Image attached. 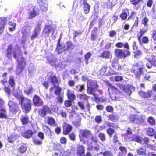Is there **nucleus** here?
I'll return each mask as SVG.
<instances>
[{
    "instance_id": "obj_52",
    "label": "nucleus",
    "mask_w": 156,
    "mask_h": 156,
    "mask_svg": "<svg viewBox=\"0 0 156 156\" xmlns=\"http://www.w3.org/2000/svg\"><path fill=\"white\" fill-rule=\"evenodd\" d=\"M98 137L102 141H104L106 140L105 134L103 133H100L98 134Z\"/></svg>"
},
{
    "instance_id": "obj_22",
    "label": "nucleus",
    "mask_w": 156,
    "mask_h": 156,
    "mask_svg": "<svg viewBox=\"0 0 156 156\" xmlns=\"http://www.w3.org/2000/svg\"><path fill=\"white\" fill-rule=\"evenodd\" d=\"M134 89V87L131 86H126L123 90V91L124 92L126 93L125 94H122V93H120L122 95H125L126 97H129L131 95L132 92V90H133Z\"/></svg>"
},
{
    "instance_id": "obj_56",
    "label": "nucleus",
    "mask_w": 156,
    "mask_h": 156,
    "mask_svg": "<svg viewBox=\"0 0 156 156\" xmlns=\"http://www.w3.org/2000/svg\"><path fill=\"white\" fill-rule=\"evenodd\" d=\"M136 14V12L133 11L131 12V14L128 17L127 20H133L135 18V16Z\"/></svg>"
},
{
    "instance_id": "obj_54",
    "label": "nucleus",
    "mask_w": 156,
    "mask_h": 156,
    "mask_svg": "<svg viewBox=\"0 0 156 156\" xmlns=\"http://www.w3.org/2000/svg\"><path fill=\"white\" fill-rule=\"evenodd\" d=\"M54 87L56 88V90L54 93L55 94L58 96L60 95L62 90L61 88L58 86H55V87Z\"/></svg>"
},
{
    "instance_id": "obj_58",
    "label": "nucleus",
    "mask_w": 156,
    "mask_h": 156,
    "mask_svg": "<svg viewBox=\"0 0 156 156\" xmlns=\"http://www.w3.org/2000/svg\"><path fill=\"white\" fill-rule=\"evenodd\" d=\"M148 21V19L147 17H145L142 20V23L144 25V26L147 27L148 26L147 23Z\"/></svg>"
},
{
    "instance_id": "obj_20",
    "label": "nucleus",
    "mask_w": 156,
    "mask_h": 156,
    "mask_svg": "<svg viewBox=\"0 0 156 156\" xmlns=\"http://www.w3.org/2000/svg\"><path fill=\"white\" fill-rule=\"evenodd\" d=\"M55 29H53L51 25L46 24L45 25L43 30V33L47 35H49V33L51 31L54 32Z\"/></svg>"
},
{
    "instance_id": "obj_18",
    "label": "nucleus",
    "mask_w": 156,
    "mask_h": 156,
    "mask_svg": "<svg viewBox=\"0 0 156 156\" xmlns=\"http://www.w3.org/2000/svg\"><path fill=\"white\" fill-rule=\"evenodd\" d=\"M7 20V17H0V35L4 31Z\"/></svg>"
},
{
    "instance_id": "obj_59",
    "label": "nucleus",
    "mask_w": 156,
    "mask_h": 156,
    "mask_svg": "<svg viewBox=\"0 0 156 156\" xmlns=\"http://www.w3.org/2000/svg\"><path fill=\"white\" fill-rule=\"evenodd\" d=\"M107 126L109 128L112 127L114 129H117L119 128L118 126L114 123H108V124Z\"/></svg>"
},
{
    "instance_id": "obj_35",
    "label": "nucleus",
    "mask_w": 156,
    "mask_h": 156,
    "mask_svg": "<svg viewBox=\"0 0 156 156\" xmlns=\"http://www.w3.org/2000/svg\"><path fill=\"white\" fill-rule=\"evenodd\" d=\"M141 137L136 134L133 135L130 138V141L136 142L140 143L141 141Z\"/></svg>"
},
{
    "instance_id": "obj_64",
    "label": "nucleus",
    "mask_w": 156,
    "mask_h": 156,
    "mask_svg": "<svg viewBox=\"0 0 156 156\" xmlns=\"http://www.w3.org/2000/svg\"><path fill=\"white\" fill-rule=\"evenodd\" d=\"M95 120L97 123L98 124L100 123L102 121V119L101 116L100 115H97L96 116L95 118Z\"/></svg>"
},
{
    "instance_id": "obj_33",
    "label": "nucleus",
    "mask_w": 156,
    "mask_h": 156,
    "mask_svg": "<svg viewBox=\"0 0 156 156\" xmlns=\"http://www.w3.org/2000/svg\"><path fill=\"white\" fill-rule=\"evenodd\" d=\"M17 139L16 136L13 134H11L8 136L7 140L9 143H13Z\"/></svg>"
},
{
    "instance_id": "obj_31",
    "label": "nucleus",
    "mask_w": 156,
    "mask_h": 156,
    "mask_svg": "<svg viewBox=\"0 0 156 156\" xmlns=\"http://www.w3.org/2000/svg\"><path fill=\"white\" fill-rule=\"evenodd\" d=\"M115 46L117 48H122L123 47H124L126 49H129V44L127 42H126L125 43H123L120 42H118L115 44Z\"/></svg>"
},
{
    "instance_id": "obj_55",
    "label": "nucleus",
    "mask_w": 156,
    "mask_h": 156,
    "mask_svg": "<svg viewBox=\"0 0 156 156\" xmlns=\"http://www.w3.org/2000/svg\"><path fill=\"white\" fill-rule=\"evenodd\" d=\"M73 101H71L69 99L66 100L65 101L64 104L65 107H69L72 106V102Z\"/></svg>"
},
{
    "instance_id": "obj_9",
    "label": "nucleus",
    "mask_w": 156,
    "mask_h": 156,
    "mask_svg": "<svg viewBox=\"0 0 156 156\" xmlns=\"http://www.w3.org/2000/svg\"><path fill=\"white\" fill-rule=\"evenodd\" d=\"M91 131L88 130L84 129L80 130L79 131V137L80 140L83 143H85V141L83 140V138H87L91 135Z\"/></svg>"
},
{
    "instance_id": "obj_44",
    "label": "nucleus",
    "mask_w": 156,
    "mask_h": 156,
    "mask_svg": "<svg viewBox=\"0 0 156 156\" xmlns=\"http://www.w3.org/2000/svg\"><path fill=\"white\" fill-rule=\"evenodd\" d=\"M142 52L140 50H137L134 52L133 56L135 58H137L142 55Z\"/></svg>"
},
{
    "instance_id": "obj_23",
    "label": "nucleus",
    "mask_w": 156,
    "mask_h": 156,
    "mask_svg": "<svg viewBox=\"0 0 156 156\" xmlns=\"http://www.w3.org/2000/svg\"><path fill=\"white\" fill-rule=\"evenodd\" d=\"M66 96L68 99L74 101L76 99V97L73 90L68 89L67 90Z\"/></svg>"
},
{
    "instance_id": "obj_41",
    "label": "nucleus",
    "mask_w": 156,
    "mask_h": 156,
    "mask_svg": "<svg viewBox=\"0 0 156 156\" xmlns=\"http://www.w3.org/2000/svg\"><path fill=\"white\" fill-rule=\"evenodd\" d=\"M140 140V143L141 144L148 145L149 144L150 139L147 137H144L143 138H141Z\"/></svg>"
},
{
    "instance_id": "obj_11",
    "label": "nucleus",
    "mask_w": 156,
    "mask_h": 156,
    "mask_svg": "<svg viewBox=\"0 0 156 156\" xmlns=\"http://www.w3.org/2000/svg\"><path fill=\"white\" fill-rule=\"evenodd\" d=\"M40 9L43 12H46L48 9L47 0H37Z\"/></svg>"
},
{
    "instance_id": "obj_16",
    "label": "nucleus",
    "mask_w": 156,
    "mask_h": 156,
    "mask_svg": "<svg viewBox=\"0 0 156 156\" xmlns=\"http://www.w3.org/2000/svg\"><path fill=\"white\" fill-rule=\"evenodd\" d=\"M139 94L142 97L145 98H148L151 97L152 95V91L151 90H148L147 92L142 90L138 92Z\"/></svg>"
},
{
    "instance_id": "obj_24",
    "label": "nucleus",
    "mask_w": 156,
    "mask_h": 156,
    "mask_svg": "<svg viewBox=\"0 0 156 156\" xmlns=\"http://www.w3.org/2000/svg\"><path fill=\"white\" fill-rule=\"evenodd\" d=\"M127 12H128V14H129V10L128 8H126L122 9V12L119 15V16L121 20H124L126 19L128 16Z\"/></svg>"
},
{
    "instance_id": "obj_49",
    "label": "nucleus",
    "mask_w": 156,
    "mask_h": 156,
    "mask_svg": "<svg viewBox=\"0 0 156 156\" xmlns=\"http://www.w3.org/2000/svg\"><path fill=\"white\" fill-rule=\"evenodd\" d=\"M33 91V88L31 85H30V87L28 89H27L24 90V93L27 95H28L32 93Z\"/></svg>"
},
{
    "instance_id": "obj_36",
    "label": "nucleus",
    "mask_w": 156,
    "mask_h": 156,
    "mask_svg": "<svg viewBox=\"0 0 156 156\" xmlns=\"http://www.w3.org/2000/svg\"><path fill=\"white\" fill-rule=\"evenodd\" d=\"M146 132L148 136H154L155 133V130L153 128L150 127L147 129Z\"/></svg>"
},
{
    "instance_id": "obj_53",
    "label": "nucleus",
    "mask_w": 156,
    "mask_h": 156,
    "mask_svg": "<svg viewBox=\"0 0 156 156\" xmlns=\"http://www.w3.org/2000/svg\"><path fill=\"white\" fill-rule=\"evenodd\" d=\"M141 43L144 44H147L149 42V39L148 37L144 36L143 37L142 39H141Z\"/></svg>"
},
{
    "instance_id": "obj_40",
    "label": "nucleus",
    "mask_w": 156,
    "mask_h": 156,
    "mask_svg": "<svg viewBox=\"0 0 156 156\" xmlns=\"http://www.w3.org/2000/svg\"><path fill=\"white\" fill-rule=\"evenodd\" d=\"M8 82L11 87L13 88L15 87L16 84L14 79L12 76H9V79Z\"/></svg>"
},
{
    "instance_id": "obj_46",
    "label": "nucleus",
    "mask_w": 156,
    "mask_h": 156,
    "mask_svg": "<svg viewBox=\"0 0 156 156\" xmlns=\"http://www.w3.org/2000/svg\"><path fill=\"white\" fill-rule=\"evenodd\" d=\"M32 141L34 144L37 146L41 145L42 144V140H40L35 138L33 139Z\"/></svg>"
},
{
    "instance_id": "obj_47",
    "label": "nucleus",
    "mask_w": 156,
    "mask_h": 156,
    "mask_svg": "<svg viewBox=\"0 0 156 156\" xmlns=\"http://www.w3.org/2000/svg\"><path fill=\"white\" fill-rule=\"evenodd\" d=\"M4 92L8 95L10 96L11 93V90L9 86H5L3 88Z\"/></svg>"
},
{
    "instance_id": "obj_39",
    "label": "nucleus",
    "mask_w": 156,
    "mask_h": 156,
    "mask_svg": "<svg viewBox=\"0 0 156 156\" xmlns=\"http://www.w3.org/2000/svg\"><path fill=\"white\" fill-rule=\"evenodd\" d=\"M47 122L48 125L52 126H56V122L55 119L52 117H48V118Z\"/></svg>"
},
{
    "instance_id": "obj_62",
    "label": "nucleus",
    "mask_w": 156,
    "mask_h": 156,
    "mask_svg": "<svg viewBox=\"0 0 156 156\" xmlns=\"http://www.w3.org/2000/svg\"><path fill=\"white\" fill-rule=\"evenodd\" d=\"M109 36L111 37H113L116 35V32L113 30H112L108 32Z\"/></svg>"
},
{
    "instance_id": "obj_61",
    "label": "nucleus",
    "mask_w": 156,
    "mask_h": 156,
    "mask_svg": "<svg viewBox=\"0 0 156 156\" xmlns=\"http://www.w3.org/2000/svg\"><path fill=\"white\" fill-rule=\"evenodd\" d=\"M79 97L80 99L87 100L88 98V96L84 94H80L79 95Z\"/></svg>"
},
{
    "instance_id": "obj_2",
    "label": "nucleus",
    "mask_w": 156,
    "mask_h": 156,
    "mask_svg": "<svg viewBox=\"0 0 156 156\" xmlns=\"http://www.w3.org/2000/svg\"><path fill=\"white\" fill-rule=\"evenodd\" d=\"M13 96L20 100L22 109L25 113H28L31 110L32 104L31 99L23 95H20L18 93L14 94Z\"/></svg>"
},
{
    "instance_id": "obj_13",
    "label": "nucleus",
    "mask_w": 156,
    "mask_h": 156,
    "mask_svg": "<svg viewBox=\"0 0 156 156\" xmlns=\"http://www.w3.org/2000/svg\"><path fill=\"white\" fill-rule=\"evenodd\" d=\"M63 134L67 135L72 130V126L66 122H64L62 125Z\"/></svg>"
},
{
    "instance_id": "obj_28",
    "label": "nucleus",
    "mask_w": 156,
    "mask_h": 156,
    "mask_svg": "<svg viewBox=\"0 0 156 156\" xmlns=\"http://www.w3.org/2000/svg\"><path fill=\"white\" fill-rule=\"evenodd\" d=\"M8 116L7 113V111L5 108H0V118L7 119Z\"/></svg>"
},
{
    "instance_id": "obj_42",
    "label": "nucleus",
    "mask_w": 156,
    "mask_h": 156,
    "mask_svg": "<svg viewBox=\"0 0 156 156\" xmlns=\"http://www.w3.org/2000/svg\"><path fill=\"white\" fill-rule=\"evenodd\" d=\"M147 122L151 126H154L155 125V119L153 117H149L147 119Z\"/></svg>"
},
{
    "instance_id": "obj_17",
    "label": "nucleus",
    "mask_w": 156,
    "mask_h": 156,
    "mask_svg": "<svg viewBox=\"0 0 156 156\" xmlns=\"http://www.w3.org/2000/svg\"><path fill=\"white\" fill-rule=\"evenodd\" d=\"M111 65L112 69L115 71H119L122 68V66L119 64L118 60L116 59L113 60Z\"/></svg>"
},
{
    "instance_id": "obj_14",
    "label": "nucleus",
    "mask_w": 156,
    "mask_h": 156,
    "mask_svg": "<svg viewBox=\"0 0 156 156\" xmlns=\"http://www.w3.org/2000/svg\"><path fill=\"white\" fill-rule=\"evenodd\" d=\"M50 73L49 79L54 87H55V86H59V82L56 74L52 72H51Z\"/></svg>"
},
{
    "instance_id": "obj_12",
    "label": "nucleus",
    "mask_w": 156,
    "mask_h": 156,
    "mask_svg": "<svg viewBox=\"0 0 156 156\" xmlns=\"http://www.w3.org/2000/svg\"><path fill=\"white\" fill-rule=\"evenodd\" d=\"M27 150V147L26 145L25 144H22L17 148L16 155V156H23V154Z\"/></svg>"
},
{
    "instance_id": "obj_38",
    "label": "nucleus",
    "mask_w": 156,
    "mask_h": 156,
    "mask_svg": "<svg viewBox=\"0 0 156 156\" xmlns=\"http://www.w3.org/2000/svg\"><path fill=\"white\" fill-rule=\"evenodd\" d=\"M137 154L140 155L145 156L146 155V149L142 147H140L136 150Z\"/></svg>"
},
{
    "instance_id": "obj_1",
    "label": "nucleus",
    "mask_w": 156,
    "mask_h": 156,
    "mask_svg": "<svg viewBox=\"0 0 156 156\" xmlns=\"http://www.w3.org/2000/svg\"><path fill=\"white\" fill-rule=\"evenodd\" d=\"M13 47L12 44L8 46L6 52V56L8 58L11 59L12 55L18 62L17 68L16 69V74L18 75L21 73L26 65L25 58L23 56L22 52L13 51Z\"/></svg>"
},
{
    "instance_id": "obj_63",
    "label": "nucleus",
    "mask_w": 156,
    "mask_h": 156,
    "mask_svg": "<svg viewBox=\"0 0 156 156\" xmlns=\"http://www.w3.org/2000/svg\"><path fill=\"white\" fill-rule=\"evenodd\" d=\"M76 87L78 90L81 92L85 89V85L84 84L79 85Z\"/></svg>"
},
{
    "instance_id": "obj_6",
    "label": "nucleus",
    "mask_w": 156,
    "mask_h": 156,
    "mask_svg": "<svg viewBox=\"0 0 156 156\" xmlns=\"http://www.w3.org/2000/svg\"><path fill=\"white\" fill-rule=\"evenodd\" d=\"M99 87L97 82L93 80H88L87 82V91L88 94L92 93V91H96Z\"/></svg>"
},
{
    "instance_id": "obj_30",
    "label": "nucleus",
    "mask_w": 156,
    "mask_h": 156,
    "mask_svg": "<svg viewBox=\"0 0 156 156\" xmlns=\"http://www.w3.org/2000/svg\"><path fill=\"white\" fill-rule=\"evenodd\" d=\"M42 128L43 131L46 135L50 136H52L53 133L48 126L43 125Z\"/></svg>"
},
{
    "instance_id": "obj_21",
    "label": "nucleus",
    "mask_w": 156,
    "mask_h": 156,
    "mask_svg": "<svg viewBox=\"0 0 156 156\" xmlns=\"http://www.w3.org/2000/svg\"><path fill=\"white\" fill-rule=\"evenodd\" d=\"M77 156H83L85 154V148L84 147L81 145L79 144L76 147Z\"/></svg>"
},
{
    "instance_id": "obj_50",
    "label": "nucleus",
    "mask_w": 156,
    "mask_h": 156,
    "mask_svg": "<svg viewBox=\"0 0 156 156\" xmlns=\"http://www.w3.org/2000/svg\"><path fill=\"white\" fill-rule=\"evenodd\" d=\"M90 9V6L88 4L84 5V11L86 14L89 13Z\"/></svg>"
},
{
    "instance_id": "obj_60",
    "label": "nucleus",
    "mask_w": 156,
    "mask_h": 156,
    "mask_svg": "<svg viewBox=\"0 0 156 156\" xmlns=\"http://www.w3.org/2000/svg\"><path fill=\"white\" fill-rule=\"evenodd\" d=\"M152 37L154 41V44H156V30H154L152 31Z\"/></svg>"
},
{
    "instance_id": "obj_3",
    "label": "nucleus",
    "mask_w": 156,
    "mask_h": 156,
    "mask_svg": "<svg viewBox=\"0 0 156 156\" xmlns=\"http://www.w3.org/2000/svg\"><path fill=\"white\" fill-rule=\"evenodd\" d=\"M57 110L54 105L51 106V108L48 105H44L38 111L39 115L41 118L45 117L48 114H52L53 112L56 113Z\"/></svg>"
},
{
    "instance_id": "obj_37",
    "label": "nucleus",
    "mask_w": 156,
    "mask_h": 156,
    "mask_svg": "<svg viewBox=\"0 0 156 156\" xmlns=\"http://www.w3.org/2000/svg\"><path fill=\"white\" fill-rule=\"evenodd\" d=\"M8 24L9 26L12 27L9 28V30L10 32L14 31L16 29V23L10 21L9 22Z\"/></svg>"
},
{
    "instance_id": "obj_5",
    "label": "nucleus",
    "mask_w": 156,
    "mask_h": 156,
    "mask_svg": "<svg viewBox=\"0 0 156 156\" xmlns=\"http://www.w3.org/2000/svg\"><path fill=\"white\" fill-rule=\"evenodd\" d=\"M145 69L144 64H142L141 66H140L139 63H137L133 65L130 71L137 78H138L144 75V70Z\"/></svg>"
},
{
    "instance_id": "obj_4",
    "label": "nucleus",
    "mask_w": 156,
    "mask_h": 156,
    "mask_svg": "<svg viewBox=\"0 0 156 156\" xmlns=\"http://www.w3.org/2000/svg\"><path fill=\"white\" fill-rule=\"evenodd\" d=\"M9 112L12 114L16 115L20 113L21 110L19 104L17 102L10 100L8 103Z\"/></svg>"
},
{
    "instance_id": "obj_29",
    "label": "nucleus",
    "mask_w": 156,
    "mask_h": 156,
    "mask_svg": "<svg viewBox=\"0 0 156 156\" xmlns=\"http://www.w3.org/2000/svg\"><path fill=\"white\" fill-rule=\"evenodd\" d=\"M33 132L32 130L28 129L24 131L22 135L25 138L29 139L33 136Z\"/></svg>"
},
{
    "instance_id": "obj_19",
    "label": "nucleus",
    "mask_w": 156,
    "mask_h": 156,
    "mask_svg": "<svg viewBox=\"0 0 156 156\" xmlns=\"http://www.w3.org/2000/svg\"><path fill=\"white\" fill-rule=\"evenodd\" d=\"M41 24H38L34 30V33L32 35L31 39L32 40H34L35 38H37L39 34H40V31L41 30L40 28Z\"/></svg>"
},
{
    "instance_id": "obj_7",
    "label": "nucleus",
    "mask_w": 156,
    "mask_h": 156,
    "mask_svg": "<svg viewBox=\"0 0 156 156\" xmlns=\"http://www.w3.org/2000/svg\"><path fill=\"white\" fill-rule=\"evenodd\" d=\"M129 50L126 49L124 52L122 49L118 48L115 49L114 50L115 55L118 58L121 59L125 58L131 55V53Z\"/></svg>"
},
{
    "instance_id": "obj_32",
    "label": "nucleus",
    "mask_w": 156,
    "mask_h": 156,
    "mask_svg": "<svg viewBox=\"0 0 156 156\" xmlns=\"http://www.w3.org/2000/svg\"><path fill=\"white\" fill-rule=\"evenodd\" d=\"M147 31V30L144 28L140 29V31L137 33V38L139 43H141V38L143 35Z\"/></svg>"
},
{
    "instance_id": "obj_8",
    "label": "nucleus",
    "mask_w": 156,
    "mask_h": 156,
    "mask_svg": "<svg viewBox=\"0 0 156 156\" xmlns=\"http://www.w3.org/2000/svg\"><path fill=\"white\" fill-rule=\"evenodd\" d=\"M145 59L148 61V62L146 64V66L147 69H150L153 67H156V58L155 56L152 55L151 58H146Z\"/></svg>"
},
{
    "instance_id": "obj_10",
    "label": "nucleus",
    "mask_w": 156,
    "mask_h": 156,
    "mask_svg": "<svg viewBox=\"0 0 156 156\" xmlns=\"http://www.w3.org/2000/svg\"><path fill=\"white\" fill-rule=\"evenodd\" d=\"M32 101L34 105L36 107H41L43 106L44 102L40 97L37 94L33 96Z\"/></svg>"
},
{
    "instance_id": "obj_26",
    "label": "nucleus",
    "mask_w": 156,
    "mask_h": 156,
    "mask_svg": "<svg viewBox=\"0 0 156 156\" xmlns=\"http://www.w3.org/2000/svg\"><path fill=\"white\" fill-rule=\"evenodd\" d=\"M29 119V117L28 115H22L20 117V121L23 125H26L30 123Z\"/></svg>"
},
{
    "instance_id": "obj_15",
    "label": "nucleus",
    "mask_w": 156,
    "mask_h": 156,
    "mask_svg": "<svg viewBox=\"0 0 156 156\" xmlns=\"http://www.w3.org/2000/svg\"><path fill=\"white\" fill-rule=\"evenodd\" d=\"M39 9L35 7L33 8L32 10H30L28 14V18L32 19L39 14Z\"/></svg>"
},
{
    "instance_id": "obj_34",
    "label": "nucleus",
    "mask_w": 156,
    "mask_h": 156,
    "mask_svg": "<svg viewBox=\"0 0 156 156\" xmlns=\"http://www.w3.org/2000/svg\"><path fill=\"white\" fill-rule=\"evenodd\" d=\"M105 83L109 87L108 88V90H109L110 89H111L113 90H114L118 91L119 93H122L121 91L119 90L115 86L112 85L108 81H106Z\"/></svg>"
},
{
    "instance_id": "obj_45",
    "label": "nucleus",
    "mask_w": 156,
    "mask_h": 156,
    "mask_svg": "<svg viewBox=\"0 0 156 156\" xmlns=\"http://www.w3.org/2000/svg\"><path fill=\"white\" fill-rule=\"evenodd\" d=\"M77 118H78V120H75L73 122V125L76 127H78L79 126L80 124V121L81 118L80 116L78 115H77Z\"/></svg>"
},
{
    "instance_id": "obj_43",
    "label": "nucleus",
    "mask_w": 156,
    "mask_h": 156,
    "mask_svg": "<svg viewBox=\"0 0 156 156\" xmlns=\"http://www.w3.org/2000/svg\"><path fill=\"white\" fill-rule=\"evenodd\" d=\"M109 120L112 121H117L119 117L113 114H110L108 116Z\"/></svg>"
},
{
    "instance_id": "obj_51",
    "label": "nucleus",
    "mask_w": 156,
    "mask_h": 156,
    "mask_svg": "<svg viewBox=\"0 0 156 156\" xmlns=\"http://www.w3.org/2000/svg\"><path fill=\"white\" fill-rule=\"evenodd\" d=\"M106 132L110 137H111L112 135L115 133V130L113 128H109L107 129Z\"/></svg>"
},
{
    "instance_id": "obj_57",
    "label": "nucleus",
    "mask_w": 156,
    "mask_h": 156,
    "mask_svg": "<svg viewBox=\"0 0 156 156\" xmlns=\"http://www.w3.org/2000/svg\"><path fill=\"white\" fill-rule=\"evenodd\" d=\"M66 44L67 45V50H69V49H73L74 45L73 44L72 42L69 41H67L66 42Z\"/></svg>"
},
{
    "instance_id": "obj_27",
    "label": "nucleus",
    "mask_w": 156,
    "mask_h": 156,
    "mask_svg": "<svg viewBox=\"0 0 156 156\" xmlns=\"http://www.w3.org/2000/svg\"><path fill=\"white\" fill-rule=\"evenodd\" d=\"M99 57L103 58H109L112 57V55L110 51L105 50L102 52Z\"/></svg>"
},
{
    "instance_id": "obj_25",
    "label": "nucleus",
    "mask_w": 156,
    "mask_h": 156,
    "mask_svg": "<svg viewBox=\"0 0 156 156\" xmlns=\"http://www.w3.org/2000/svg\"><path fill=\"white\" fill-rule=\"evenodd\" d=\"M77 105L80 108V109L82 110H84L86 109L88 111H90V106L88 102H87L86 104V108L85 107L84 104L81 101L78 102Z\"/></svg>"
},
{
    "instance_id": "obj_48",
    "label": "nucleus",
    "mask_w": 156,
    "mask_h": 156,
    "mask_svg": "<svg viewBox=\"0 0 156 156\" xmlns=\"http://www.w3.org/2000/svg\"><path fill=\"white\" fill-rule=\"evenodd\" d=\"M92 54L91 52H88L86 53L84 55V58L86 61V63L87 64L88 63V60L91 58Z\"/></svg>"
}]
</instances>
